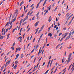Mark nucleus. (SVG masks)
Here are the masks:
<instances>
[{
	"label": "nucleus",
	"instance_id": "obj_26",
	"mask_svg": "<svg viewBox=\"0 0 74 74\" xmlns=\"http://www.w3.org/2000/svg\"><path fill=\"white\" fill-rule=\"evenodd\" d=\"M71 21L69 23V24H68V26H69L70 24H71Z\"/></svg>",
	"mask_w": 74,
	"mask_h": 74
},
{
	"label": "nucleus",
	"instance_id": "obj_56",
	"mask_svg": "<svg viewBox=\"0 0 74 74\" xmlns=\"http://www.w3.org/2000/svg\"><path fill=\"white\" fill-rule=\"evenodd\" d=\"M10 20H11V17H9V22H10Z\"/></svg>",
	"mask_w": 74,
	"mask_h": 74
},
{
	"label": "nucleus",
	"instance_id": "obj_42",
	"mask_svg": "<svg viewBox=\"0 0 74 74\" xmlns=\"http://www.w3.org/2000/svg\"><path fill=\"white\" fill-rule=\"evenodd\" d=\"M34 8V7H33L31 9H30V11H32V10H33Z\"/></svg>",
	"mask_w": 74,
	"mask_h": 74
},
{
	"label": "nucleus",
	"instance_id": "obj_50",
	"mask_svg": "<svg viewBox=\"0 0 74 74\" xmlns=\"http://www.w3.org/2000/svg\"><path fill=\"white\" fill-rule=\"evenodd\" d=\"M57 36V35L56 34H55L54 35V37H55V38Z\"/></svg>",
	"mask_w": 74,
	"mask_h": 74
},
{
	"label": "nucleus",
	"instance_id": "obj_15",
	"mask_svg": "<svg viewBox=\"0 0 74 74\" xmlns=\"http://www.w3.org/2000/svg\"><path fill=\"white\" fill-rule=\"evenodd\" d=\"M27 23V22L26 21H25L24 23H23L22 24L23 26V25H25V24H26Z\"/></svg>",
	"mask_w": 74,
	"mask_h": 74
},
{
	"label": "nucleus",
	"instance_id": "obj_39",
	"mask_svg": "<svg viewBox=\"0 0 74 74\" xmlns=\"http://www.w3.org/2000/svg\"><path fill=\"white\" fill-rule=\"evenodd\" d=\"M18 60H16L15 62V64H18Z\"/></svg>",
	"mask_w": 74,
	"mask_h": 74
},
{
	"label": "nucleus",
	"instance_id": "obj_51",
	"mask_svg": "<svg viewBox=\"0 0 74 74\" xmlns=\"http://www.w3.org/2000/svg\"><path fill=\"white\" fill-rule=\"evenodd\" d=\"M34 55H33V56H32L31 57V59H32V58H33V57H34Z\"/></svg>",
	"mask_w": 74,
	"mask_h": 74
},
{
	"label": "nucleus",
	"instance_id": "obj_13",
	"mask_svg": "<svg viewBox=\"0 0 74 74\" xmlns=\"http://www.w3.org/2000/svg\"><path fill=\"white\" fill-rule=\"evenodd\" d=\"M24 56H23V54H21V59H22V58H23Z\"/></svg>",
	"mask_w": 74,
	"mask_h": 74
},
{
	"label": "nucleus",
	"instance_id": "obj_1",
	"mask_svg": "<svg viewBox=\"0 0 74 74\" xmlns=\"http://www.w3.org/2000/svg\"><path fill=\"white\" fill-rule=\"evenodd\" d=\"M18 10H16V12L14 13L13 14V15L12 16V18H14V17L15 16V15H16V16H17V15L18 14Z\"/></svg>",
	"mask_w": 74,
	"mask_h": 74
},
{
	"label": "nucleus",
	"instance_id": "obj_3",
	"mask_svg": "<svg viewBox=\"0 0 74 74\" xmlns=\"http://www.w3.org/2000/svg\"><path fill=\"white\" fill-rule=\"evenodd\" d=\"M69 13H67L66 14V16H67L66 17V19H69L70 18H69L70 16H69Z\"/></svg>",
	"mask_w": 74,
	"mask_h": 74
},
{
	"label": "nucleus",
	"instance_id": "obj_53",
	"mask_svg": "<svg viewBox=\"0 0 74 74\" xmlns=\"http://www.w3.org/2000/svg\"><path fill=\"white\" fill-rule=\"evenodd\" d=\"M63 30H66V27L64 28Z\"/></svg>",
	"mask_w": 74,
	"mask_h": 74
},
{
	"label": "nucleus",
	"instance_id": "obj_12",
	"mask_svg": "<svg viewBox=\"0 0 74 74\" xmlns=\"http://www.w3.org/2000/svg\"><path fill=\"white\" fill-rule=\"evenodd\" d=\"M57 69H58V67H57L56 68V69L55 70V71L53 72L54 73H55L56 72V71H57Z\"/></svg>",
	"mask_w": 74,
	"mask_h": 74
},
{
	"label": "nucleus",
	"instance_id": "obj_5",
	"mask_svg": "<svg viewBox=\"0 0 74 74\" xmlns=\"http://www.w3.org/2000/svg\"><path fill=\"white\" fill-rule=\"evenodd\" d=\"M19 38H20L19 41L20 42H21L22 41V36L19 37V38H17V40L18 41H19Z\"/></svg>",
	"mask_w": 74,
	"mask_h": 74
},
{
	"label": "nucleus",
	"instance_id": "obj_33",
	"mask_svg": "<svg viewBox=\"0 0 74 74\" xmlns=\"http://www.w3.org/2000/svg\"><path fill=\"white\" fill-rule=\"evenodd\" d=\"M71 48V46H69V47H67V48H68V49H70V48Z\"/></svg>",
	"mask_w": 74,
	"mask_h": 74
},
{
	"label": "nucleus",
	"instance_id": "obj_54",
	"mask_svg": "<svg viewBox=\"0 0 74 74\" xmlns=\"http://www.w3.org/2000/svg\"><path fill=\"white\" fill-rule=\"evenodd\" d=\"M57 27V25H55V26H54V28H56Z\"/></svg>",
	"mask_w": 74,
	"mask_h": 74
},
{
	"label": "nucleus",
	"instance_id": "obj_49",
	"mask_svg": "<svg viewBox=\"0 0 74 74\" xmlns=\"http://www.w3.org/2000/svg\"><path fill=\"white\" fill-rule=\"evenodd\" d=\"M26 10V7L25 6H24V11H25V10Z\"/></svg>",
	"mask_w": 74,
	"mask_h": 74
},
{
	"label": "nucleus",
	"instance_id": "obj_29",
	"mask_svg": "<svg viewBox=\"0 0 74 74\" xmlns=\"http://www.w3.org/2000/svg\"><path fill=\"white\" fill-rule=\"evenodd\" d=\"M51 5H50V6L48 8H49V11L51 9Z\"/></svg>",
	"mask_w": 74,
	"mask_h": 74
},
{
	"label": "nucleus",
	"instance_id": "obj_58",
	"mask_svg": "<svg viewBox=\"0 0 74 74\" xmlns=\"http://www.w3.org/2000/svg\"><path fill=\"white\" fill-rule=\"evenodd\" d=\"M22 21H20V25H21V24H22Z\"/></svg>",
	"mask_w": 74,
	"mask_h": 74
},
{
	"label": "nucleus",
	"instance_id": "obj_61",
	"mask_svg": "<svg viewBox=\"0 0 74 74\" xmlns=\"http://www.w3.org/2000/svg\"><path fill=\"white\" fill-rule=\"evenodd\" d=\"M3 1H1L0 3V5H1V4H2V3H3Z\"/></svg>",
	"mask_w": 74,
	"mask_h": 74
},
{
	"label": "nucleus",
	"instance_id": "obj_8",
	"mask_svg": "<svg viewBox=\"0 0 74 74\" xmlns=\"http://www.w3.org/2000/svg\"><path fill=\"white\" fill-rule=\"evenodd\" d=\"M39 23V21H38L35 24L36 27H37V26L38 25V24Z\"/></svg>",
	"mask_w": 74,
	"mask_h": 74
},
{
	"label": "nucleus",
	"instance_id": "obj_44",
	"mask_svg": "<svg viewBox=\"0 0 74 74\" xmlns=\"http://www.w3.org/2000/svg\"><path fill=\"white\" fill-rule=\"evenodd\" d=\"M10 53H11V51H10V52H8L7 53V55H9V54H10Z\"/></svg>",
	"mask_w": 74,
	"mask_h": 74
},
{
	"label": "nucleus",
	"instance_id": "obj_57",
	"mask_svg": "<svg viewBox=\"0 0 74 74\" xmlns=\"http://www.w3.org/2000/svg\"><path fill=\"white\" fill-rule=\"evenodd\" d=\"M52 62H53V59H52V60L51 61V63H50V64H52Z\"/></svg>",
	"mask_w": 74,
	"mask_h": 74
},
{
	"label": "nucleus",
	"instance_id": "obj_34",
	"mask_svg": "<svg viewBox=\"0 0 74 74\" xmlns=\"http://www.w3.org/2000/svg\"><path fill=\"white\" fill-rule=\"evenodd\" d=\"M3 37H4V36H2L1 37H0V38H1V40H2V39L3 38Z\"/></svg>",
	"mask_w": 74,
	"mask_h": 74
},
{
	"label": "nucleus",
	"instance_id": "obj_48",
	"mask_svg": "<svg viewBox=\"0 0 74 74\" xmlns=\"http://www.w3.org/2000/svg\"><path fill=\"white\" fill-rule=\"evenodd\" d=\"M42 58V57H41L39 60V61H38V62H39L40 61V60H41V59Z\"/></svg>",
	"mask_w": 74,
	"mask_h": 74
},
{
	"label": "nucleus",
	"instance_id": "obj_14",
	"mask_svg": "<svg viewBox=\"0 0 74 74\" xmlns=\"http://www.w3.org/2000/svg\"><path fill=\"white\" fill-rule=\"evenodd\" d=\"M24 3L23 2V1H22L20 4V6H21Z\"/></svg>",
	"mask_w": 74,
	"mask_h": 74
},
{
	"label": "nucleus",
	"instance_id": "obj_60",
	"mask_svg": "<svg viewBox=\"0 0 74 74\" xmlns=\"http://www.w3.org/2000/svg\"><path fill=\"white\" fill-rule=\"evenodd\" d=\"M15 42H14V43L12 45V46H14L15 45Z\"/></svg>",
	"mask_w": 74,
	"mask_h": 74
},
{
	"label": "nucleus",
	"instance_id": "obj_43",
	"mask_svg": "<svg viewBox=\"0 0 74 74\" xmlns=\"http://www.w3.org/2000/svg\"><path fill=\"white\" fill-rule=\"evenodd\" d=\"M32 69H33V68H32L29 70V71L27 72V73H29V71H30L31 70H32Z\"/></svg>",
	"mask_w": 74,
	"mask_h": 74
},
{
	"label": "nucleus",
	"instance_id": "obj_52",
	"mask_svg": "<svg viewBox=\"0 0 74 74\" xmlns=\"http://www.w3.org/2000/svg\"><path fill=\"white\" fill-rule=\"evenodd\" d=\"M67 33H66L65 34V37H66V36H67Z\"/></svg>",
	"mask_w": 74,
	"mask_h": 74
},
{
	"label": "nucleus",
	"instance_id": "obj_55",
	"mask_svg": "<svg viewBox=\"0 0 74 74\" xmlns=\"http://www.w3.org/2000/svg\"><path fill=\"white\" fill-rule=\"evenodd\" d=\"M8 29H8V28L6 29V32H7L8 30Z\"/></svg>",
	"mask_w": 74,
	"mask_h": 74
},
{
	"label": "nucleus",
	"instance_id": "obj_23",
	"mask_svg": "<svg viewBox=\"0 0 74 74\" xmlns=\"http://www.w3.org/2000/svg\"><path fill=\"white\" fill-rule=\"evenodd\" d=\"M19 54H17L16 55V58H18L19 57Z\"/></svg>",
	"mask_w": 74,
	"mask_h": 74
},
{
	"label": "nucleus",
	"instance_id": "obj_62",
	"mask_svg": "<svg viewBox=\"0 0 74 74\" xmlns=\"http://www.w3.org/2000/svg\"><path fill=\"white\" fill-rule=\"evenodd\" d=\"M72 55V53H70L69 54V56H70L71 57V55Z\"/></svg>",
	"mask_w": 74,
	"mask_h": 74
},
{
	"label": "nucleus",
	"instance_id": "obj_28",
	"mask_svg": "<svg viewBox=\"0 0 74 74\" xmlns=\"http://www.w3.org/2000/svg\"><path fill=\"white\" fill-rule=\"evenodd\" d=\"M28 18V16H27L24 19H25V20H26V19H27Z\"/></svg>",
	"mask_w": 74,
	"mask_h": 74
},
{
	"label": "nucleus",
	"instance_id": "obj_6",
	"mask_svg": "<svg viewBox=\"0 0 74 74\" xmlns=\"http://www.w3.org/2000/svg\"><path fill=\"white\" fill-rule=\"evenodd\" d=\"M10 22H8L5 25V27H6V26H7V27H8V26H9V25H10Z\"/></svg>",
	"mask_w": 74,
	"mask_h": 74
},
{
	"label": "nucleus",
	"instance_id": "obj_27",
	"mask_svg": "<svg viewBox=\"0 0 74 74\" xmlns=\"http://www.w3.org/2000/svg\"><path fill=\"white\" fill-rule=\"evenodd\" d=\"M48 11L47 10L45 13L44 15L45 16V14H47V13H48Z\"/></svg>",
	"mask_w": 74,
	"mask_h": 74
},
{
	"label": "nucleus",
	"instance_id": "obj_9",
	"mask_svg": "<svg viewBox=\"0 0 74 74\" xmlns=\"http://www.w3.org/2000/svg\"><path fill=\"white\" fill-rule=\"evenodd\" d=\"M48 36H50V37H52V34L51 33H49L48 34Z\"/></svg>",
	"mask_w": 74,
	"mask_h": 74
},
{
	"label": "nucleus",
	"instance_id": "obj_32",
	"mask_svg": "<svg viewBox=\"0 0 74 74\" xmlns=\"http://www.w3.org/2000/svg\"><path fill=\"white\" fill-rule=\"evenodd\" d=\"M33 13V11H32L30 13V16L32 15V14Z\"/></svg>",
	"mask_w": 74,
	"mask_h": 74
},
{
	"label": "nucleus",
	"instance_id": "obj_2",
	"mask_svg": "<svg viewBox=\"0 0 74 74\" xmlns=\"http://www.w3.org/2000/svg\"><path fill=\"white\" fill-rule=\"evenodd\" d=\"M10 62H11V60L8 61L6 63L5 66V68L7 66V64H10Z\"/></svg>",
	"mask_w": 74,
	"mask_h": 74
},
{
	"label": "nucleus",
	"instance_id": "obj_46",
	"mask_svg": "<svg viewBox=\"0 0 74 74\" xmlns=\"http://www.w3.org/2000/svg\"><path fill=\"white\" fill-rule=\"evenodd\" d=\"M30 28H29L28 29V30H27V32H29V30H30Z\"/></svg>",
	"mask_w": 74,
	"mask_h": 74
},
{
	"label": "nucleus",
	"instance_id": "obj_16",
	"mask_svg": "<svg viewBox=\"0 0 74 74\" xmlns=\"http://www.w3.org/2000/svg\"><path fill=\"white\" fill-rule=\"evenodd\" d=\"M47 0H45V1L44 2V3H43V6H44L45 4V3H46V2H47Z\"/></svg>",
	"mask_w": 74,
	"mask_h": 74
},
{
	"label": "nucleus",
	"instance_id": "obj_64",
	"mask_svg": "<svg viewBox=\"0 0 74 74\" xmlns=\"http://www.w3.org/2000/svg\"><path fill=\"white\" fill-rule=\"evenodd\" d=\"M58 26H60V24H59V23H58Z\"/></svg>",
	"mask_w": 74,
	"mask_h": 74
},
{
	"label": "nucleus",
	"instance_id": "obj_38",
	"mask_svg": "<svg viewBox=\"0 0 74 74\" xmlns=\"http://www.w3.org/2000/svg\"><path fill=\"white\" fill-rule=\"evenodd\" d=\"M11 49H12V50H14V47H11Z\"/></svg>",
	"mask_w": 74,
	"mask_h": 74
},
{
	"label": "nucleus",
	"instance_id": "obj_22",
	"mask_svg": "<svg viewBox=\"0 0 74 74\" xmlns=\"http://www.w3.org/2000/svg\"><path fill=\"white\" fill-rule=\"evenodd\" d=\"M48 71H49V70H48L46 72H45V74H47V73H48Z\"/></svg>",
	"mask_w": 74,
	"mask_h": 74
},
{
	"label": "nucleus",
	"instance_id": "obj_19",
	"mask_svg": "<svg viewBox=\"0 0 74 74\" xmlns=\"http://www.w3.org/2000/svg\"><path fill=\"white\" fill-rule=\"evenodd\" d=\"M15 20H16V17H15L14 19L13 20V21H12V22H14V21H15Z\"/></svg>",
	"mask_w": 74,
	"mask_h": 74
},
{
	"label": "nucleus",
	"instance_id": "obj_4",
	"mask_svg": "<svg viewBox=\"0 0 74 74\" xmlns=\"http://www.w3.org/2000/svg\"><path fill=\"white\" fill-rule=\"evenodd\" d=\"M70 58H71V57L70 56H69L68 58V61H67V64H68V63H69L70 62V60H70Z\"/></svg>",
	"mask_w": 74,
	"mask_h": 74
},
{
	"label": "nucleus",
	"instance_id": "obj_36",
	"mask_svg": "<svg viewBox=\"0 0 74 74\" xmlns=\"http://www.w3.org/2000/svg\"><path fill=\"white\" fill-rule=\"evenodd\" d=\"M73 15V14H72L71 16H70V17H69V19H70L71 17Z\"/></svg>",
	"mask_w": 74,
	"mask_h": 74
},
{
	"label": "nucleus",
	"instance_id": "obj_25",
	"mask_svg": "<svg viewBox=\"0 0 74 74\" xmlns=\"http://www.w3.org/2000/svg\"><path fill=\"white\" fill-rule=\"evenodd\" d=\"M39 14H40L39 12H38L37 13V14L36 16H37V17H38V15H39Z\"/></svg>",
	"mask_w": 74,
	"mask_h": 74
},
{
	"label": "nucleus",
	"instance_id": "obj_18",
	"mask_svg": "<svg viewBox=\"0 0 74 74\" xmlns=\"http://www.w3.org/2000/svg\"><path fill=\"white\" fill-rule=\"evenodd\" d=\"M17 50L18 51H21V48L19 47V48H17Z\"/></svg>",
	"mask_w": 74,
	"mask_h": 74
},
{
	"label": "nucleus",
	"instance_id": "obj_41",
	"mask_svg": "<svg viewBox=\"0 0 74 74\" xmlns=\"http://www.w3.org/2000/svg\"><path fill=\"white\" fill-rule=\"evenodd\" d=\"M35 18V16H34V17H33L32 18V21H33L34 19V18Z\"/></svg>",
	"mask_w": 74,
	"mask_h": 74
},
{
	"label": "nucleus",
	"instance_id": "obj_11",
	"mask_svg": "<svg viewBox=\"0 0 74 74\" xmlns=\"http://www.w3.org/2000/svg\"><path fill=\"white\" fill-rule=\"evenodd\" d=\"M40 3L39 2L38 3V4L37 6L36 7V8H37L38 7V6H39V5H40Z\"/></svg>",
	"mask_w": 74,
	"mask_h": 74
},
{
	"label": "nucleus",
	"instance_id": "obj_37",
	"mask_svg": "<svg viewBox=\"0 0 74 74\" xmlns=\"http://www.w3.org/2000/svg\"><path fill=\"white\" fill-rule=\"evenodd\" d=\"M7 39H8L9 38V36H10V34H8L7 35Z\"/></svg>",
	"mask_w": 74,
	"mask_h": 74
},
{
	"label": "nucleus",
	"instance_id": "obj_21",
	"mask_svg": "<svg viewBox=\"0 0 74 74\" xmlns=\"http://www.w3.org/2000/svg\"><path fill=\"white\" fill-rule=\"evenodd\" d=\"M31 11H29L28 12V13L27 14V16H28V15H30V12Z\"/></svg>",
	"mask_w": 74,
	"mask_h": 74
},
{
	"label": "nucleus",
	"instance_id": "obj_20",
	"mask_svg": "<svg viewBox=\"0 0 74 74\" xmlns=\"http://www.w3.org/2000/svg\"><path fill=\"white\" fill-rule=\"evenodd\" d=\"M45 26V25H43L42 26L41 28V29H43V28H44Z\"/></svg>",
	"mask_w": 74,
	"mask_h": 74
},
{
	"label": "nucleus",
	"instance_id": "obj_45",
	"mask_svg": "<svg viewBox=\"0 0 74 74\" xmlns=\"http://www.w3.org/2000/svg\"><path fill=\"white\" fill-rule=\"evenodd\" d=\"M62 33H60L59 34V36H60V35H62Z\"/></svg>",
	"mask_w": 74,
	"mask_h": 74
},
{
	"label": "nucleus",
	"instance_id": "obj_47",
	"mask_svg": "<svg viewBox=\"0 0 74 74\" xmlns=\"http://www.w3.org/2000/svg\"><path fill=\"white\" fill-rule=\"evenodd\" d=\"M33 5H34V4H32L30 6V7H33Z\"/></svg>",
	"mask_w": 74,
	"mask_h": 74
},
{
	"label": "nucleus",
	"instance_id": "obj_17",
	"mask_svg": "<svg viewBox=\"0 0 74 74\" xmlns=\"http://www.w3.org/2000/svg\"><path fill=\"white\" fill-rule=\"evenodd\" d=\"M3 68H4V66H2V67L1 68V71H2V70H3Z\"/></svg>",
	"mask_w": 74,
	"mask_h": 74
},
{
	"label": "nucleus",
	"instance_id": "obj_63",
	"mask_svg": "<svg viewBox=\"0 0 74 74\" xmlns=\"http://www.w3.org/2000/svg\"><path fill=\"white\" fill-rule=\"evenodd\" d=\"M74 16H73L72 17V19H71V21H73V19H74Z\"/></svg>",
	"mask_w": 74,
	"mask_h": 74
},
{
	"label": "nucleus",
	"instance_id": "obj_31",
	"mask_svg": "<svg viewBox=\"0 0 74 74\" xmlns=\"http://www.w3.org/2000/svg\"><path fill=\"white\" fill-rule=\"evenodd\" d=\"M36 59L37 58H36L34 59L33 63H35V62H36Z\"/></svg>",
	"mask_w": 74,
	"mask_h": 74
},
{
	"label": "nucleus",
	"instance_id": "obj_40",
	"mask_svg": "<svg viewBox=\"0 0 74 74\" xmlns=\"http://www.w3.org/2000/svg\"><path fill=\"white\" fill-rule=\"evenodd\" d=\"M35 49H33L32 51H31V53H33V52H34V51Z\"/></svg>",
	"mask_w": 74,
	"mask_h": 74
},
{
	"label": "nucleus",
	"instance_id": "obj_24",
	"mask_svg": "<svg viewBox=\"0 0 74 74\" xmlns=\"http://www.w3.org/2000/svg\"><path fill=\"white\" fill-rule=\"evenodd\" d=\"M67 19V21L64 24V25H66V24L67 23V22H68V21H69V19Z\"/></svg>",
	"mask_w": 74,
	"mask_h": 74
},
{
	"label": "nucleus",
	"instance_id": "obj_7",
	"mask_svg": "<svg viewBox=\"0 0 74 74\" xmlns=\"http://www.w3.org/2000/svg\"><path fill=\"white\" fill-rule=\"evenodd\" d=\"M71 36L70 35H69L66 38L65 40V41H66V40H67V39H69L70 38V37Z\"/></svg>",
	"mask_w": 74,
	"mask_h": 74
},
{
	"label": "nucleus",
	"instance_id": "obj_10",
	"mask_svg": "<svg viewBox=\"0 0 74 74\" xmlns=\"http://www.w3.org/2000/svg\"><path fill=\"white\" fill-rule=\"evenodd\" d=\"M51 16H50V17L49 18V20H48L49 22H50V21H51V20H52V19H51Z\"/></svg>",
	"mask_w": 74,
	"mask_h": 74
},
{
	"label": "nucleus",
	"instance_id": "obj_30",
	"mask_svg": "<svg viewBox=\"0 0 74 74\" xmlns=\"http://www.w3.org/2000/svg\"><path fill=\"white\" fill-rule=\"evenodd\" d=\"M16 67H17V65L16 64L14 66V69H15L16 68Z\"/></svg>",
	"mask_w": 74,
	"mask_h": 74
},
{
	"label": "nucleus",
	"instance_id": "obj_35",
	"mask_svg": "<svg viewBox=\"0 0 74 74\" xmlns=\"http://www.w3.org/2000/svg\"><path fill=\"white\" fill-rule=\"evenodd\" d=\"M45 62H44V63L42 65V66H44V65H45Z\"/></svg>",
	"mask_w": 74,
	"mask_h": 74
},
{
	"label": "nucleus",
	"instance_id": "obj_59",
	"mask_svg": "<svg viewBox=\"0 0 74 74\" xmlns=\"http://www.w3.org/2000/svg\"><path fill=\"white\" fill-rule=\"evenodd\" d=\"M25 21H26V19H24L23 20V22H25Z\"/></svg>",
	"mask_w": 74,
	"mask_h": 74
}]
</instances>
